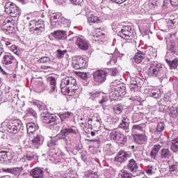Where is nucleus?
I'll list each match as a JSON object with an SVG mask.
<instances>
[{
  "instance_id": "nucleus-49",
  "label": "nucleus",
  "mask_w": 178,
  "mask_h": 178,
  "mask_svg": "<svg viewBox=\"0 0 178 178\" xmlns=\"http://www.w3.org/2000/svg\"><path fill=\"white\" fill-rule=\"evenodd\" d=\"M145 173H147L148 176H152V175H154V167H152V165H147L145 168Z\"/></svg>"
},
{
  "instance_id": "nucleus-12",
  "label": "nucleus",
  "mask_w": 178,
  "mask_h": 178,
  "mask_svg": "<svg viewBox=\"0 0 178 178\" xmlns=\"http://www.w3.org/2000/svg\"><path fill=\"white\" fill-rule=\"evenodd\" d=\"M87 65V60L86 58L80 56H74L72 58V67L74 69L79 70L80 69H84Z\"/></svg>"
},
{
  "instance_id": "nucleus-42",
  "label": "nucleus",
  "mask_w": 178,
  "mask_h": 178,
  "mask_svg": "<svg viewBox=\"0 0 178 178\" xmlns=\"http://www.w3.org/2000/svg\"><path fill=\"white\" fill-rule=\"evenodd\" d=\"M167 49L170 52H172V54H176V45L172 42L168 43Z\"/></svg>"
},
{
  "instance_id": "nucleus-1",
  "label": "nucleus",
  "mask_w": 178,
  "mask_h": 178,
  "mask_svg": "<svg viewBox=\"0 0 178 178\" xmlns=\"http://www.w3.org/2000/svg\"><path fill=\"white\" fill-rule=\"evenodd\" d=\"M77 134V131L76 129L73 128H63L60 130V134L57 135V137H54L51 138L47 143V147L50 148L49 152H51L53 156H59L60 155V150L56 152V149H55V146L58 145V142L56 138H61L64 140L65 143H69V141H72V137H74Z\"/></svg>"
},
{
  "instance_id": "nucleus-7",
  "label": "nucleus",
  "mask_w": 178,
  "mask_h": 178,
  "mask_svg": "<svg viewBox=\"0 0 178 178\" xmlns=\"http://www.w3.org/2000/svg\"><path fill=\"white\" fill-rule=\"evenodd\" d=\"M118 35L124 40H131L134 37V30L131 26H125L118 33Z\"/></svg>"
},
{
  "instance_id": "nucleus-18",
  "label": "nucleus",
  "mask_w": 178,
  "mask_h": 178,
  "mask_svg": "<svg viewBox=\"0 0 178 178\" xmlns=\"http://www.w3.org/2000/svg\"><path fill=\"white\" fill-rule=\"evenodd\" d=\"M119 129H122L125 131V133L130 132V122H129V118L124 116L121 118V122L118 125Z\"/></svg>"
},
{
  "instance_id": "nucleus-51",
  "label": "nucleus",
  "mask_w": 178,
  "mask_h": 178,
  "mask_svg": "<svg viewBox=\"0 0 178 178\" xmlns=\"http://www.w3.org/2000/svg\"><path fill=\"white\" fill-rule=\"evenodd\" d=\"M77 76L82 79V80H87L88 79L87 72H77Z\"/></svg>"
},
{
  "instance_id": "nucleus-3",
  "label": "nucleus",
  "mask_w": 178,
  "mask_h": 178,
  "mask_svg": "<svg viewBox=\"0 0 178 178\" xmlns=\"http://www.w3.org/2000/svg\"><path fill=\"white\" fill-rule=\"evenodd\" d=\"M168 69L158 61H152L147 70V74L149 77H158L162 82L163 80H167Z\"/></svg>"
},
{
  "instance_id": "nucleus-48",
  "label": "nucleus",
  "mask_w": 178,
  "mask_h": 178,
  "mask_svg": "<svg viewBox=\"0 0 178 178\" xmlns=\"http://www.w3.org/2000/svg\"><path fill=\"white\" fill-rule=\"evenodd\" d=\"M22 170H23L22 167L14 168L12 169V173L13 175H15V176H19L20 175V173H22Z\"/></svg>"
},
{
  "instance_id": "nucleus-31",
  "label": "nucleus",
  "mask_w": 178,
  "mask_h": 178,
  "mask_svg": "<svg viewBox=\"0 0 178 178\" xmlns=\"http://www.w3.org/2000/svg\"><path fill=\"white\" fill-rule=\"evenodd\" d=\"M26 130L28 134H34L37 130V127L34 122H29L26 124Z\"/></svg>"
},
{
  "instance_id": "nucleus-52",
  "label": "nucleus",
  "mask_w": 178,
  "mask_h": 178,
  "mask_svg": "<svg viewBox=\"0 0 178 178\" xmlns=\"http://www.w3.org/2000/svg\"><path fill=\"white\" fill-rule=\"evenodd\" d=\"M99 94L100 93L97 91H93L89 93L91 99H95V98H98V97H99Z\"/></svg>"
},
{
  "instance_id": "nucleus-4",
  "label": "nucleus",
  "mask_w": 178,
  "mask_h": 178,
  "mask_svg": "<svg viewBox=\"0 0 178 178\" xmlns=\"http://www.w3.org/2000/svg\"><path fill=\"white\" fill-rule=\"evenodd\" d=\"M23 126V122L19 119L11 120L7 124L8 131L13 134H17Z\"/></svg>"
},
{
  "instance_id": "nucleus-40",
  "label": "nucleus",
  "mask_w": 178,
  "mask_h": 178,
  "mask_svg": "<svg viewBox=\"0 0 178 178\" xmlns=\"http://www.w3.org/2000/svg\"><path fill=\"white\" fill-rule=\"evenodd\" d=\"M123 111V106L120 104H117L113 107V112L115 115H120Z\"/></svg>"
},
{
  "instance_id": "nucleus-32",
  "label": "nucleus",
  "mask_w": 178,
  "mask_h": 178,
  "mask_svg": "<svg viewBox=\"0 0 178 178\" xmlns=\"http://www.w3.org/2000/svg\"><path fill=\"white\" fill-rule=\"evenodd\" d=\"M145 127H146L145 123L133 125L132 132L137 133V131H145Z\"/></svg>"
},
{
  "instance_id": "nucleus-62",
  "label": "nucleus",
  "mask_w": 178,
  "mask_h": 178,
  "mask_svg": "<svg viewBox=\"0 0 178 178\" xmlns=\"http://www.w3.org/2000/svg\"><path fill=\"white\" fill-rule=\"evenodd\" d=\"M35 104H36V106H38L40 111H42L45 108V105L44 104H40V103H35Z\"/></svg>"
},
{
  "instance_id": "nucleus-53",
  "label": "nucleus",
  "mask_w": 178,
  "mask_h": 178,
  "mask_svg": "<svg viewBox=\"0 0 178 178\" xmlns=\"http://www.w3.org/2000/svg\"><path fill=\"white\" fill-rule=\"evenodd\" d=\"M162 148V145H159V144H156L153 146V147L152 148V149L153 151H154L155 152H157V154L159 152V151H161V149Z\"/></svg>"
},
{
  "instance_id": "nucleus-19",
  "label": "nucleus",
  "mask_w": 178,
  "mask_h": 178,
  "mask_svg": "<svg viewBox=\"0 0 178 178\" xmlns=\"http://www.w3.org/2000/svg\"><path fill=\"white\" fill-rule=\"evenodd\" d=\"M3 65H13V63H17V60L11 54H6L2 59Z\"/></svg>"
},
{
  "instance_id": "nucleus-15",
  "label": "nucleus",
  "mask_w": 178,
  "mask_h": 178,
  "mask_svg": "<svg viewBox=\"0 0 178 178\" xmlns=\"http://www.w3.org/2000/svg\"><path fill=\"white\" fill-rule=\"evenodd\" d=\"M129 158H130V155L127 152L120 150L118 155L115 156L114 161L118 162L119 163H124V162H126Z\"/></svg>"
},
{
  "instance_id": "nucleus-30",
  "label": "nucleus",
  "mask_w": 178,
  "mask_h": 178,
  "mask_svg": "<svg viewBox=\"0 0 178 178\" xmlns=\"http://www.w3.org/2000/svg\"><path fill=\"white\" fill-rule=\"evenodd\" d=\"M145 58V52L138 51L134 57V60L136 63H140L143 62V60Z\"/></svg>"
},
{
  "instance_id": "nucleus-34",
  "label": "nucleus",
  "mask_w": 178,
  "mask_h": 178,
  "mask_svg": "<svg viewBox=\"0 0 178 178\" xmlns=\"http://www.w3.org/2000/svg\"><path fill=\"white\" fill-rule=\"evenodd\" d=\"M168 113L171 118H177L178 116V110L177 107L175 106H168Z\"/></svg>"
},
{
  "instance_id": "nucleus-14",
  "label": "nucleus",
  "mask_w": 178,
  "mask_h": 178,
  "mask_svg": "<svg viewBox=\"0 0 178 178\" xmlns=\"http://www.w3.org/2000/svg\"><path fill=\"white\" fill-rule=\"evenodd\" d=\"M60 19H62V14L60 13L51 14L50 15L51 26L59 29V22H60Z\"/></svg>"
},
{
  "instance_id": "nucleus-46",
  "label": "nucleus",
  "mask_w": 178,
  "mask_h": 178,
  "mask_svg": "<svg viewBox=\"0 0 178 178\" xmlns=\"http://www.w3.org/2000/svg\"><path fill=\"white\" fill-rule=\"evenodd\" d=\"M109 101V99L106 96H104L102 99L99 102V104H100L103 106V109H105V107L106 106V102Z\"/></svg>"
},
{
  "instance_id": "nucleus-56",
  "label": "nucleus",
  "mask_w": 178,
  "mask_h": 178,
  "mask_svg": "<svg viewBox=\"0 0 178 178\" xmlns=\"http://www.w3.org/2000/svg\"><path fill=\"white\" fill-rule=\"evenodd\" d=\"M93 127L94 129H96L97 131H98L99 129H101V122H93Z\"/></svg>"
},
{
  "instance_id": "nucleus-35",
  "label": "nucleus",
  "mask_w": 178,
  "mask_h": 178,
  "mask_svg": "<svg viewBox=\"0 0 178 178\" xmlns=\"http://www.w3.org/2000/svg\"><path fill=\"white\" fill-rule=\"evenodd\" d=\"M71 23L72 22L69 19L63 17H61V19H60V22H59V28L63 27L64 29H67V27H70Z\"/></svg>"
},
{
  "instance_id": "nucleus-10",
  "label": "nucleus",
  "mask_w": 178,
  "mask_h": 178,
  "mask_svg": "<svg viewBox=\"0 0 178 178\" xmlns=\"http://www.w3.org/2000/svg\"><path fill=\"white\" fill-rule=\"evenodd\" d=\"M30 26H34L31 28V31H33L35 34L40 35L44 30H45V25L44 24V21L40 19L37 22L31 21Z\"/></svg>"
},
{
  "instance_id": "nucleus-24",
  "label": "nucleus",
  "mask_w": 178,
  "mask_h": 178,
  "mask_svg": "<svg viewBox=\"0 0 178 178\" xmlns=\"http://www.w3.org/2000/svg\"><path fill=\"white\" fill-rule=\"evenodd\" d=\"M115 90L116 95L119 97H124L126 95V85L124 83L118 84Z\"/></svg>"
},
{
  "instance_id": "nucleus-61",
  "label": "nucleus",
  "mask_w": 178,
  "mask_h": 178,
  "mask_svg": "<svg viewBox=\"0 0 178 178\" xmlns=\"http://www.w3.org/2000/svg\"><path fill=\"white\" fill-rule=\"evenodd\" d=\"M164 101L169 105V104L172 102V99L170 98V97H169V95H165Z\"/></svg>"
},
{
  "instance_id": "nucleus-60",
  "label": "nucleus",
  "mask_w": 178,
  "mask_h": 178,
  "mask_svg": "<svg viewBox=\"0 0 178 178\" xmlns=\"http://www.w3.org/2000/svg\"><path fill=\"white\" fill-rule=\"evenodd\" d=\"M150 156L153 159H156V156H158V153L156 152H154V150L152 149L150 152Z\"/></svg>"
},
{
  "instance_id": "nucleus-16",
  "label": "nucleus",
  "mask_w": 178,
  "mask_h": 178,
  "mask_svg": "<svg viewBox=\"0 0 178 178\" xmlns=\"http://www.w3.org/2000/svg\"><path fill=\"white\" fill-rule=\"evenodd\" d=\"M145 92L147 95V97H152L156 99L161 98L162 93H161V90L156 89L155 88H146Z\"/></svg>"
},
{
  "instance_id": "nucleus-26",
  "label": "nucleus",
  "mask_w": 178,
  "mask_h": 178,
  "mask_svg": "<svg viewBox=\"0 0 178 178\" xmlns=\"http://www.w3.org/2000/svg\"><path fill=\"white\" fill-rule=\"evenodd\" d=\"M51 35L56 40H66L67 38L65 31H56L51 33Z\"/></svg>"
},
{
  "instance_id": "nucleus-27",
  "label": "nucleus",
  "mask_w": 178,
  "mask_h": 178,
  "mask_svg": "<svg viewBox=\"0 0 178 178\" xmlns=\"http://www.w3.org/2000/svg\"><path fill=\"white\" fill-rule=\"evenodd\" d=\"M159 154L161 159H169L172 156V151L169 148L161 149Z\"/></svg>"
},
{
  "instance_id": "nucleus-64",
  "label": "nucleus",
  "mask_w": 178,
  "mask_h": 178,
  "mask_svg": "<svg viewBox=\"0 0 178 178\" xmlns=\"http://www.w3.org/2000/svg\"><path fill=\"white\" fill-rule=\"evenodd\" d=\"M10 49H11V51H12L14 54H15L16 55H17V47H16L15 45H12Z\"/></svg>"
},
{
  "instance_id": "nucleus-11",
  "label": "nucleus",
  "mask_w": 178,
  "mask_h": 178,
  "mask_svg": "<svg viewBox=\"0 0 178 178\" xmlns=\"http://www.w3.org/2000/svg\"><path fill=\"white\" fill-rule=\"evenodd\" d=\"M141 81H143V79H141L140 77L130 76L129 88L131 92H137L140 91L141 88Z\"/></svg>"
},
{
  "instance_id": "nucleus-41",
  "label": "nucleus",
  "mask_w": 178,
  "mask_h": 178,
  "mask_svg": "<svg viewBox=\"0 0 178 178\" xmlns=\"http://www.w3.org/2000/svg\"><path fill=\"white\" fill-rule=\"evenodd\" d=\"M3 33H5L7 35L13 34V31H15V27H13L12 26H5L3 29Z\"/></svg>"
},
{
  "instance_id": "nucleus-38",
  "label": "nucleus",
  "mask_w": 178,
  "mask_h": 178,
  "mask_svg": "<svg viewBox=\"0 0 178 178\" xmlns=\"http://www.w3.org/2000/svg\"><path fill=\"white\" fill-rule=\"evenodd\" d=\"M165 62L168 63L170 69H177V63H178V58H176L172 60H169L165 59Z\"/></svg>"
},
{
  "instance_id": "nucleus-55",
  "label": "nucleus",
  "mask_w": 178,
  "mask_h": 178,
  "mask_svg": "<svg viewBox=\"0 0 178 178\" xmlns=\"http://www.w3.org/2000/svg\"><path fill=\"white\" fill-rule=\"evenodd\" d=\"M35 156V154L34 153H28L26 154V159L28 161H33Z\"/></svg>"
},
{
  "instance_id": "nucleus-5",
  "label": "nucleus",
  "mask_w": 178,
  "mask_h": 178,
  "mask_svg": "<svg viewBox=\"0 0 178 178\" xmlns=\"http://www.w3.org/2000/svg\"><path fill=\"white\" fill-rule=\"evenodd\" d=\"M41 116L43 119V123L45 124H49V126H55L58 124L59 121H58V117L54 114H51L47 111L41 113Z\"/></svg>"
},
{
  "instance_id": "nucleus-54",
  "label": "nucleus",
  "mask_w": 178,
  "mask_h": 178,
  "mask_svg": "<svg viewBox=\"0 0 178 178\" xmlns=\"http://www.w3.org/2000/svg\"><path fill=\"white\" fill-rule=\"evenodd\" d=\"M95 173H93L92 170H88L85 172L86 177H94Z\"/></svg>"
},
{
  "instance_id": "nucleus-25",
  "label": "nucleus",
  "mask_w": 178,
  "mask_h": 178,
  "mask_svg": "<svg viewBox=\"0 0 178 178\" xmlns=\"http://www.w3.org/2000/svg\"><path fill=\"white\" fill-rule=\"evenodd\" d=\"M32 145L38 148V145H41L44 143V137L41 134H36L33 136V138L31 140Z\"/></svg>"
},
{
  "instance_id": "nucleus-44",
  "label": "nucleus",
  "mask_w": 178,
  "mask_h": 178,
  "mask_svg": "<svg viewBox=\"0 0 178 178\" xmlns=\"http://www.w3.org/2000/svg\"><path fill=\"white\" fill-rule=\"evenodd\" d=\"M169 172H177L178 170V163L175 162L168 166Z\"/></svg>"
},
{
  "instance_id": "nucleus-63",
  "label": "nucleus",
  "mask_w": 178,
  "mask_h": 178,
  "mask_svg": "<svg viewBox=\"0 0 178 178\" xmlns=\"http://www.w3.org/2000/svg\"><path fill=\"white\" fill-rule=\"evenodd\" d=\"M170 2L172 6H178V0H170Z\"/></svg>"
},
{
  "instance_id": "nucleus-9",
  "label": "nucleus",
  "mask_w": 178,
  "mask_h": 178,
  "mask_svg": "<svg viewBox=\"0 0 178 178\" xmlns=\"http://www.w3.org/2000/svg\"><path fill=\"white\" fill-rule=\"evenodd\" d=\"M110 137L111 140L118 141L120 144H127V136H124L122 131L119 130L113 131L111 133H110Z\"/></svg>"
},
{
  "instance_id": "nucleus-43",
  "label": "nucleus",
  "mask_w": 178,
  "mask_h": 178,
  "mask_svg": "<svg viewBox=\"0 0 178 178\" xmlns=\"http://www.w3.org/2000/svg\"><path fill=\"white\" fill-rule=\"evenodd\" d=\"M26 115L28 116H33V118H37V112L31 108H29L26 111Z\"/></svg>"
},
{
  "instance_id": "nucleus-28",
  "label": "nucleus",
  "mask_w": 178,
  "mask_h": 178,
  "mask_svg": "<svg viewBox=\"0 0 178 178\" xmlns=\"http://www.w3.org/2000/svg\"><path fill=\"white\" fill-rule=\"evenodd\" d=\"M47 82L49 84V92H55L56 91V79L54 76H49L47 78Z\"/></svg>"
},
{
  "instance_id": "nucleus-33",
  "label": "nucleus",
  "mask_w": 178,
  "mask_h": 178,
  "mask_svg": "<svg viewBox=\"0 0 178 178\" xmlns=\"http://www.w3.org/2000/svg\"><path fill=\"white\" fill-rule=\"evenodd\" d=\"M5 98L6 99H7V101L13 104V105H17V97H13L12 92H6Z\"/></svg>"
},
{
  "instance_id": "nucleus-6",
  "label": "nucleus",
  "mask_w": 178,
  "mask_h": 178,
  "mask_svg": "<svg viewBox=\"0 0 178 178\" xmlns=\"http://www.w3.org/2000/svg\"><path fill=\"white\" fill-rule=\"evenodd\" d=\"M5 12L7 15L11 16V17H16V16L20 14L19 7L12 2H7L5 4Z\"/></svg>"
},
{
  "instance_id": "nucleus-21",
  "label": "nucleus",
  "mask_w": 178,
  "mask_h": 178,
  "mask_svg": "<svg viewBox=\"0 0 178 178\" xmlns=\"http://www.w3.org/2000/svg\"><path fill=\"white\" fill-rule=\"evenodd\" d=\"M134 139L135 143H136V144L143 145L147 143L148 138L145 134H136L134 135Z\"/></svg>"
},
{
  "instance_id": "nucleus-17",
  "label": "nucleus",
  "mask_w": 178,
  "mask_h": 178,
  "mask_svg": "<svg viewBox=\"0 0 178 178\" xmlns=\"http://www.w3.org/2000/svg\"><path fill=\"white\" fill-rule=\"evenodd\" d=\"M127 169H128L131 173L137 176V172H138V163H137V161H136L134 159H131L129 161V163L127 165Z\"/></svg>"
},
{
  "instance_id": "nucleus-8",
  "label": "nucleus",
  "mask_w": 178,
  "mask_h": 178,
  "mask_svg": "<svg viewBox=\"0 0 178 178\" xmlns=\"http://www.w3.org/2000/svg\"><path fill=\"white\" fill-rule=\"evenodd\" d=\"M93 80L97 84H102L106 81L108 72L102 70H97L93 72Z\"/></svg>"
},
{
  "instance_id": "nucleus-29",
  "label": "nucleus",
  "mask_w": 178,
  "mask_h": 178,
  "mask_svg": "<svg viewBox=\"0 0 178 178\" xmlns=\"http://www.w3.org/2000/svg\"><path fill=\"white\" fill-rule=\"evenodd\" d=\"M88 22L91 24V23H97V24L102 22L100 17L95 15V14H90L88 15Z\"/></svg>"
},
{
  "instance_id": "nucleus-59",
  "label": "nucleus",
  "mask_w": 178,
  "mask_h": 178,
  "mask_svg": "<svg viewBox=\"0 0 178 178\" xmlns=\"http://www.w3.org/2000/svg\"><path fill=\"white\" fill-rule=\"evenodd\" d=\"M93 37H96V38H99V40H101L105 37V33L100 32L94 35Z\"/></svg>"
},
{
  "instance_id": "nucleus-50",
  "label": "nucleus",
  "mask_w": 178,
  "mask_h": 178,
  "mask_svg": "<svg viewBox=\"0 0 178 178\" xmlns=\"http://www.w3.org/2000/svg\"><path fill=\"white\" fill-rule=\"evenodd\" d=\"M45 87V85L44 84V83L42 82H38L36 85V91H38V92H41V91H42V90H44Z\"/></svg>"
},
{
  "instance_id": "nucleus-57",
  "label": "nucleus",
  "mask_w": 178,
  "mask_h": 178,
  "mask_svg": "<svg viewBox=\"0 0 178 178\" xmlns=\"http://www.w3.org/2000/svg\"><path fill=\"white\" fill-rule=\"evenodd\" d=\"M111 76H116L119 74V71H118V69L116 68H112L111 69Z\"/></svg>"
},
{
  "instance_id": "nucleus-36",
  "label": "nucleus",
  "mask_w": 178,
  "mask_h": 178,
  "mask_svg": "<svg viewBox=\"0 0 178 178\" xmlns=\"http://www.w3.org/2000/svg\"><path fill=\"white\" fill-rule=\"evenodd\" d=\"M58 115L61 122H64V123H66V122H67V120L70 119V116H72V113L65 112L64 113H60L58 114Z\"/></svg>"
},
{
  "instance_id": "nucleus-45",
  "label": "nucleus",
  "mask_w": 178,
  "mask_h": 178,
  "mask_svg": "<svg viewBox=\"0 0 178 178\" xmlns=\"http://www.w3.org/2000/svg\"><path fill=\"white\" fill-rule=\"evenodd\" d=\"M120 176L121 178H131L133 177L131 173L126 170L121 171V173H120Z\"/></svg>"
},
{
  "instance_id": "nucleus-37",
  "label": "nucleus",
  "mask_w": 178,
  "mask_h": 178,
  "mask_svg": "<svg viewBox=\"0 0 178 178\" xmlns=\"http://www.w3.org/2000/svg\"><path fill=\"white\" fill-rule=\"evenodd\" d=\"M170 149L172 152H178V137L172 140Z\"/></svg>"
},
{
  "instance_id": "nucleus-47",
  "label": "nucleus",
  "mask_w": 178,
  "mask_h": 178,
  "mask_svg": "<svg viewBox=\"0 0 178 178\" xmlns=\"http://www.w3.org/2000/svg\"><path fill=\"white\" fill-rule=\"evenodd\" d=\"M38 62H39V63H49L51 62V58L49 56H43L40 58Z\"/></svg>"
},
{
  "instance_id": "nucleus-39",
  "label": "nucleus",
  "mask_w": 178,
  "mask_h": 178,
  "mask_svg": "<svg viewBox=\"0 0 178 178\" xmlns=\"http://www.w3.org/2000/svg\"><path fill=\"white\" fill-rule=\"evenodd\" d=\"M66 54H67V50L58 49L56 52V56L57 59H62V58H63Z\"/></svg>"
},
{
  "instance_id": "nucleus-20",
  "label": "nucleus",
  "mask_w": 178,
  "mask_h": 178,
  "mask_svg": "<svg viewBox=\"0 0 178 178\" xmlns=\"http://www.w3.org/2000/svg\"><path fill=\"white\" fill-rule=\"evenodd\" d=\"M165 126L166 125H165L164 122L158 123L156 130L154 131V136L156 138H162V133H163V130H165Z\"/></svg>"
},
{
  "instance_id": "nucleus-23",
  "label": "nucleus",
  "mask_w": 178,
  "mask_h": 178,
  "mask_svg": "<svg viewBox=\"0 0 178 178\" xmlns=\"http://www.w3.org/2000/svg\"><path fill=\"white\" fill-rule=\"evenodd\" d=\"M9 156H10V152L0 147V162L3 163L5 161H9L10 159Z\"/></svg>"
},
{
  "instance_id": "nucleus-22",
  "label": "nucleus",
  "mask_w": 178,
  "mask_h": 178,
  "mask_svg": "<svg viewBox=\"0 0 178 178\" xmlns=\"http://www.w3.org/2000/svg\"><path fill=\"white\" fill-rule=\"evenodd\" d=\"M30 176L33 178H45L44 171L40 168H35L30 172Z\"/></svg>"
},
{
  "instance_id": "nucleus-13",
  "label": "nucleus",
  "mask_w": 178,
  "mask_h": 178,
  "mask_svg": "<svg viewBox=\"0 0 178 178\" xmlns=\"http://www.w3.org/2000/svg\"><path fill=\"white\" fill-rule=\"evenodd\" d=\"M75 44L81 51H87L90 48V42H88V40L84 39V38H76Z\"/></svg>"
},
{
  "instance_id": "nucleus-58",
  "label": "nucleus",
  "mask_w": 178,
  "mask_h": 178,
  "mask_svg": "<svg viewBox=\"0 0 178 178\" xmlns=\"http://www.w3.org/2000/svg\"><path fill=\"white\" fill-rule=\"evenodd\" d=\"M72 5H81L84 0H70Z\"/></svg>"
},
{
  "instance_id": "nucleus-2",
  "label": "nucleus",
  "mask_w": 178,
  "mask_h": 178,
  "mask_svg": "<svg viewBox=\"0 0 178 178\" xmlns=\"http://www.w3.org/2000/svg\"><path fill=\"white\" fill-rule=\"evenodd\" d=\"M60 88L61 92L64 95L72 97L76 94V91L79 90L77 81L72 76H66L60 81Z\"/></svg>"
}]
</instances>
